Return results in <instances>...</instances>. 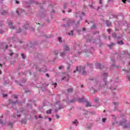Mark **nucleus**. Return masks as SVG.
<instances>
[{
	"mask_svg": "<svg viewBox=\"0 0 130 130\" xmlns=\"http://www.w3.org/2000/svg\"><path fill=\"white\" fill-rule=\"evenodd\" d=\"M102 76L104 78L103 81L104 82L105 85L103 86V87L101 85H99V83H98L96 84V85H95L93 87H92V90H93L94 92H97V91H98L99 89H102L103 88L104 89V88H108V85L109 84V82L106 81V80L107 79V77H108V74L104 73L102 74Z\"/></svg>",
	"mask_w": 130,
	"mask_h": 130,
	"instance_id": "obj_1",
	"label": "nucleus"
},
{
	"mask_svg": "<svg viewBox=\"0 0 130 130\" xmlns=\"http://www.w3.org/2000/svg\"><path fill=\"white\" fill-rule=\"evenodd\" d=\"M31 4H36V5H40V3H39L38 2H36L34 0H29L28 2H24V5L25 7V8H26V9H27L28 12H29V13H31V7H30V5H31Z\"/></svg>",
	"mask_w": 130,
	"mask_h": 130,
	"instance_id": "obj_2",
	"label": "nucleus"
},
{
	"mask_svg": "<svg viewBox=\"0 0 130 130\" xmlns=\"http://www.w3.org/2000/svg\"><path fill=\"white\" fill-rule=\"evenodd\" d=\"M86 66H80L79 67H79H76V70L74 71V74L76 73V72H79L83 76H85V75H86L87 72L86 71Z\"/></svg>",
	"mask_w": 130,
	"mask_h": 130,
	"instance_id": "obj_3",
	"label": "nucleus"
},
{
	"mask_svg": "<svg viewBox=\"0 0 130 130\" xmlns=\"http://www.w3.org/2000/svg\"><path fill=\"white\" fill-rule=\"evenodd\" d=\"M55 112H56V113H57L59 109H62V108H64V105L59 103V101H57L55 104Z\"/></svg>",
	"mask_w": 130,
	"mask_h": 130,
	"instance_id": "obj_4",
	"label": "nucleus"
},
{
	"mask_svg": "<svg viewBox=\"0 0 130 130\" xmlns=\"http://www.w3.org/2000/svg\"><path fill=\"white\" fill-rule=\"evenodd\" d=\"M77 100H78V102H79V103H84L85 102V101H84V99L83 98H75L74 99H72V100H70V101H66L67 104H69V103H75V102H76V101H77Z\"/></svg>",
	"mask_w": 130,
	"mask_h": 130,
	"instance_id": "obj_5",
	"label": "nucleus"
},
{
	"mask_svg": "<svg viewBox=\"0 0 130 130\" xmlns=\"http://www.w3.org/2000/svg\"><path fill=\"white\" fill-rule=\"evenodd\" d=\"M100 5H101L100 6L98 7H95L93 6V4L92 5H89V7L90 8H91V9H93L94 10H96V11H99V10H100V9H102V8H103V2L102 1V0H100V2H99Z\"/></svg>",
	"mask_w": 130,
	"mask_h": 130,
	"instance_id": "obj_6",
	"label": "nucleus"
},
{
	"mask_svg": "<svg viewBox=\"0 0 130 130\" xmlns=\"http://www.w3.org/2000/svg\"><path fill=\"white\" fill-rule=\"evenodd\" d=\"M64 21H68L67 22V24H63V26L65 27V28H69L72 24H73V23H75V21H71L69 19H64Z\"/></svg>",
	"mask_w": 130,
	"mask_h": 130,
	"instance_id": "obj_7",
	"label": "nucleus"
},
{
	"mask_svg": "<svg viewBox=\"0 0 130 130\" xmlns=\"http://www.w3.org/2000/svg\"><path fill=\"white\" fill-rule=\"evenodd\" d=\"M119 125H123L124 127L125 128H127L128 127L130 128L129 124H126V120L125 119H123L121 121L119 122Z\"/></svg>",
	"mask_w": 130,
	"mask_h": 130,
	"instance_id": "obj_8",
	"label": "nucleus"
},
{
	"mask_svg": "<svg viewBox=\"0 0 130 130\" xmlns=\"http://www.w3.org/2000/svg\"><path fill=\"white\" fill-rule=\"evenodd\" d=\"M76 18L79 17L80 20H83V17H85V13L81 12H77L76 13Z\"/></svg>",
	"mask_w": 130,
	"mask_h": 130,
	"instance_id": "obj_9",
	"label": "nucleus"
},
{
	"mask_svg": "<svg viewBox=\"0 0 130 130\" xmlns=\"http://www.w3.org/2000/svg\"><path fill=\"white\" fill-rule=\"evenodd\" d=\"M110 84H111V86L110 87V90H112V91L116 90V87H117V83L116 82H115L114 84H113V81L111 80L110 82Z\"/></svg>",
	"mask_w": 130,
	"mask_h": 130,
	"instance_id": "obj_10",
	"label": "nucleus"
},
{
	"mask_svg": "<svg viewBox=\"0 0 130 130\" xmlns=\"http://www.w3.org/2000/svg\"><path fill=\"white\" fill-rule=\"evenodd\" d=\"M117 42L119 45H122L123 42L122 41V36H120L117 37Z\"/></svg>",
	"mask_w": 130,
	"mask_h": 130,
	"instance_id": "obj_11",
	"label": "nucleus"
},
{
	"mask_svg": "<svg viewBox=\"0 0 130 130\" xmlns=\"http://www.w3.org/2000/svg\"><path fill=\"white\" fill-rule=\"evenodd\" d=\"M16 13H17V15H18V16H20V15H22V14H26V12H25V10L21 9L20 8L16 10Z\"/></svg>",
	"mask_w": 130,
	"mask_h": 130,
	"instance_id": "obj_12",
	"label": "nucleus"
},
{
	"mask_svg": "<svg viewBox=\"0 0 130 130\" xmlns=\"http://www.w3.org/2000/svg\"><path fill=\"white\" fill-rule=\"evenodd\" d=\"M7 23L10 28V29H12L14 30V29H16V27L13 25V21L11 20H8Z\"/></svg>",
	"mask_w": 130,
	"mask_h": 130,
	"instance_id": "obj_13",
	"label": "nucleus"
},
{
	"mask_svg": "<svg viewBox=\"0 0 130 130\" xmlns=\"http://www.w3.org/2000/svg\"><path fill=\"white\" fill-rule=\"evenodd\" d=\"M14 118H18V117H21V113L19 111H17V113H14L13 115Z\"/></svg>",
	"mask_w": 130,
	"mask_h": 130,
	"instance_id": "obj_14",
	"label": "nucleus"
},
{
	"mask_svg": "<svg viewBox=\"0 0 130 130\" xmlns=\"http://www.w3.org/2000/svg\"><path fill=\"white\" fill-rule=\"evenodd\" d=\"M3 21L0 20V34H4L5 33V30L3 29Z\"/></svg>",
	"mask_w": 130,
	"mask_h": 130,
	"instance_id": "obj_15",
	"label": "nucleus"
},
{
	"mask_svg": "<svg viewBox=\"0 0 130 130\" xmlns=\"http://www.w3.org/2000/svg\"><path fill=\"white\" fill-rule=\"evenodd\" d=\"M20 112H21V113H24L26 115H27V114H28V111L25 110V109L24 108H20Z\"/></svg>",
	"mask_w": 130,
	"mask_h": 130,
	"instance_id": "obj_16",
	"label": "nucleus"
},
{
	"mask_svg": "<svg viewBox=\"0 0 130 130\" xmlns=\"http://www.w3.org/2000/svg\"><path fill=\"white\" fill-rule=\"evenodd\" d=\"M122 55V56H126L127 58H130V54L128 53V52H127V51H125L124 54Z\"/></svg>",
	"mask_w": 130,
	"mask_h": 130,
	"instance_id": "obj_17",
	"label": "nucleus"
},
{
	"mask_svg": "<svg viewBox=\"0 0 130 130\" xmlns=\"http://www.w3.org/2000/svg\"><path fill=\"white\" fill-rule=\"evenodd\" d=\"M1 48H5L6 49H8V47H9V46L7 45H6V43H2L0 44Z\"/></svg>",
	"mask_w": 130,
	"mask_h": 130,
	"instance_id": "obj_18",
	"label": "nucleus"
},
{
	"mask_svg": "<svg viewBox=\"0 0 130 130\" xmlns=\"http://www.w3.org/2000/svg\"><path fill=\"white\" fill-rule=\"evenodd\" d=\"M63 48H64V51H65V52L68 53V51L70 50V47H69V46L67 45L64 46Z\"/></svg>",
	"mask_w": 130,
	"mask_h": 130,
	"instance_id": "obj_19",
	"label": "nucleus"
},
{
	"mask_svg": "<svg viewBox=\"0 0 130 130\" xmlns=\"http://www.w3.org/2000/svg\"><path fill=\"white\" fill-rule=\"evenodd\" d=\"M17 103H18V101L14 102L11 100H9V104H11L12 105H15Z\"/></svg>",
	"mask_w": 130,
	"mask_h": 130,
	"instance_id": "obj_20",
	"label": "nucleus"
},
{
	"mask_svg": "<svg viewBox=\"0 0 130 130\" xmlns=\"http://www.w3.org/2000/svg\"><path fill=\"white\" fill-rule=\"evenodd\" d=\"M113 5V0H108V7Z\"/></svg>",
	"mask_w": 130,
	"mask_h": 130,
	"instance_id": "obj_21",
	"label": "nucleus"
},
{
	"mask_svg": "<svg viewBox=\"0 0 130 130\" xmlns=\"http://www.w3.org/2000/svg\"><path fill=\"white\" fill-rule=\"evenodd\" d=\"M5 124H7V125H8V126H10V127H12L14 123H12L10 121H8V122H6L5 123Z\"/></svg>",
	"mask_w": 130,
	"mask_h": 130,
	"instance_id": "obj_22",
	"label": "nucleus"
},
{
	"mask_svg": "<svg viewBox=\"0 0 130 130\" xmlns=\"http://www.w3.org/2000/svg\"><path fill=\"white\" fill-rule=\"evenodd\" d=\"M95 40H91V39H90V37H89L88 39H87L86 40L87 42H92V43H93V44L94 43H95Z\"/></svg>",
	"mask_w": 130,
	"mask_h": 130,
	"instance_id": "obj_23",
	"label": "nucleus"
},
{
	"mask_svg": "<svg viewBox=\"0 0 130 130\" xmlns=\"http://www.w3.org/2000/svg\"><path fill=\"white\" fill-rule=\"evenodd\" d=\"M84 102H86V107H91V104H90V103L89 102H87V100H84Z\"/></svg>",
	"mask_w": 130,
	"mask_h": 130,
	"instance_id": "obj_24",
	"label": "nucleus"
},
{
	"mask_svg": "<svg viewBox=\"0 0 130 130\" xmlns=\"http://www.w3.org/2000/svg\"><path fill=\"white\" fill-rule=\"evenodd\" d=\"M108 46L109 47V48H111L113 47V46H115V43H111L110 44L108 45Z\"/></svg>",
	"mask_w": 130,
	"mask_h": 130,
	"instance_id": "obj_25",
	"label": "nucleus"
},
{
	"mask_svg": "<svg viewBox=\"0 0 130 130\" xmlns=\"http://www.w3.org/2000/svg\"><path fill=\"white\" fill-rule=\"evenodd\" d=\"M86 127L87 129H90L92 127V123L87 124Z\"/></svg>",
	"mask_w": 130,
	"mask_h": 130,
	"instance_id": "obj_26",
	"label": "nucleus"
},
{
	"mask_svg": "<svg viewBox=\"0 0 130 130\" xmlns=\"http://www.w3.org/2000/svg\"><path fill=\"white\" fill-rule=\"evenodd\" d=\"M106 23L107 26H108V27H109L111 25V22H110L109 20H107L106 22Z\"/></svg>",
	"mask_w": 130,
	"mask_h": 130,
	"instance_id": "obj_27",
	"label": "nucleus"
},
{
	"mask_svg": "<svg viewBox=\"0 0 130 130\" xmlns=\"http://www.w3.org/2000/svg\"><path fill=\"white\" fill-rule=\"evenodd\" d=\"M46 69L44 68H41V69H40L39 70V72H44V73H45L46 72Z\"/></svg>",
	"mask_w": 130,
	"mask_h": 130,
	"instance_id": "obj_28",
	"label": "nucleus"
},
{
	"mask_svg": "<svg viewBox=\"0 0 130 130\" xmlns=\"http://www.w3.org/2000/svg\"><path fill=\"white\" fill-rule=\"evenodd\" d=\"M66 53H68L63 51V52L60 53V56H62V57L65 56Z\"/></svg>",
	"mask_w": 130,
	"mask_h": 130,
	"instance_id": "obj_29",
	"label": "nucleus"
},
{
	"mask_svg": "<svg viewBox=\"0 0 130 130\" xmlns=\"http://www.w3.org/2000/svg\"><path fill=\"white\" fill-rule=\"evenodd\" d=\"M26 122H27V120L26 119H22V120L21 121L22 124H26Z\"/></svg>",
	"mask_w": 130,
	"mask_h": 130,
	"instance_id": "obj_30",
	"label": "nucleus"
},
{
	"mask_svg": "<svg viewBox=\"0 0 130 130\" xmlns=\"http://www.w3.org/2000/svg\"><path fill=\"white\" fill-rule=\"evenodd\" d=\"M97 69H102V66L100 63L96 64Z\"/></svg>",
	"mask_w": 130,
	"mask_h": 130,
	"instance_id": "obj_31",
	"label": "nucleus"
},
{
	"mask_svg": "<svg viewBox=\"0 0 130 130\" xmlns=\"http://www.w3.org/2000/svg\"><path fill=\"white\" fill-rule=\"evenodd\" d=\"M1 93L3 94V98H6V97L8 96V94H4V91L1 90Z\"/></svg>",
	"mask_w": 130,
	"mask_h": 130,
	"instance_id": "obj_32",
	"label": "nucleus"
},
{
	"mask_svg": "<svg viewBox=\"0 0 130 130\" xmlns=\"http://www.w3.org/2000/svg\"><path fill=\"white\" fill-rule=\"evenodd\" d=\"M51 112H52V110L51 109L46 111V113H47V114H51Z\"/></svg>",
	"mask_w": 130,
	"mask_h": 130,
	"instance_id": "obj_33",
	"label": "nucleus"
},
{
	"mask_svg": "<svg viewBox=\"0 0 130 130\" xmlns=\"http://www.w3.org/2000/svg\"><path fill=\"white\" fill-rule=\"evenodd\" d=\"M113 103L114 105L115 106V107H114L115 109H116L117 108V105H118V103H115L114 102Z\"/></svg>",
	"mask_w": 130,
	"mask_h": 130,
	"instance_id": "obj_34",
	"label": "nucleus"
},
{
	"mask_svg": "<svg viewBox=\"0 0 130 130\" xmlns=\"http://www.w3.org/2000/svg\"><path fill=\"white\" fill-rule=\"evenodd\" d=\"M7 11H6V10H3V11L2 12V15H7Z\"/></svg>",
	"mask_w": 130,
	"mask_h": 130,
	"instance_id": "obj_35",
	"label": "nucleus"
},
{
	"mask_svg": "<svg viewBox=\"0 0 130 130\" xmlns=\"http://www.w3.org/2000/svg\"><path fill=\"white\" fill-rule=\"evenodd\" d=\"M73 88H69L67 91L68 92V93H72L73 91Z\"/></svg>",
	"mask_w": 130,
	"mask_h": 130,
	"instance_id": "obj_36",
	"label": "nucleus"
},
{
	"mask_svg": "<svg viewBox=\"0 0 130 130\" xmlns=\"http://www.w3.org/2000/svg\"><path fill=\"white\" fill-rule=\"evenodd\" d=\"M73 124H78L79 122H78V120H75V121L72 122Z\"/></svg>",
	"mask_w": 130,
	"mask_h": 130,
	"instance_id": "obj_37",
	"label": "nucleus"
},
{
	"mask_svg": "<svg viewBox=\"0 0 130 130\" xmlns=\"http://www.w3.org/2000/svg\"><path fill=\"white\" fill-rule=\"evenodd\" d=\"M80 26V21H78L77 22V23L75 24V27H79Z\"/></svg>",
	"mask_w": 130,
	"mask_h": 130,
	"instance_id": "obj_38",
	"label": "nucleus"
},
{
	"mask_svg": "<svg viewBox=\"0 0 130 130\" xmlns=\"http://www.w3.org/2000/svg\"><path fill=\"white\" fill-rule=\"evenodd\" d=\"M0 67H1V68H6V63L5 62L3 64L0 63Z\"/></svg>",
	"mask_w": 130,
	"mask_h": 130,
	"instance_id": "obj_39",
	"label": "nucleus"
},
{
	"mask_svg": "<svg viewBox=\"0 0 130 130\" xmlns=\"http://www.w3.org/2000/svg\"><path fill=\"white\" fill-rule=\"evenodd\" d=\"M112 37H113V38H117V37H116V34H115V32H113L112 34Z\"/></svg>",
	"mask_w": 130,
	"mask_h": 130,
	"instance_id": "obj_40",
	"label": "nucleus"
},
{
	"mask_svg": "<svg viewBox=\"0 0 130 130\" xmlns=\"http://www.w3.org/2000/svg\"><path fill=\"white\" fill-rule=\"evenodd\" d=\"M28 74H29V75L30 76H31V72H30V71H27L26 72H25L24 73V75H28Z\"/></svg>",
	"mask_w": 130,
	"mask_h": 130,
	"instance_id": "obj_41",
	"label": "nucleus"
},
{
	"mask_svg": "<svg viewBox=\"0 0 130 130\" xmlns=\"http://www.w3.org/2000/svg\"><path fill=\"white\" fill-rule=\"evenodd\" d=\"M34 68L36 69V70H37V69H38V64H35L34 65Z\"/></svg>",
	"mask_w": 130,
	"mask_h": 130,
	"instance_id": "obj_42",
	"label": "nucleus"
},
{
	"mask_svg": "<svg viewBox=\"0 0 130 130\" xmlns=\"http://www.w3.org/2000/svg\"><path fill=\"white\" fill-rule=\"evenodd\" d=\"M28 27H29V25L26 24L24 26L23 28H24V29L26 30V29H28Z\"/></svg>",
	"mask_w": 130,
	"mask_h": 130,
	"instance_id": "obj_43",
	"label": "nucleus"
},
{
	"mask_svg": "<svg viewBox=\"0 0 130 130\" xmlns=\"http://www.w3.org/2000/svg\"><path fill=\"white\" fill-rule=\"evenodd\" d=\"M0 124H2L3 125H4V124H6V123H4V121H3V120L0 119Z\"/></svg>",
	"mask_w": 130,
	"mask_h": 130,
	"instance_id": "obj_44",
	"label": "nucleus"
},
{
	"mask_svg": "<svg viewBox=\"0 0 130 130\" xmlns=\"http://www.w3.org/2000/svg\"><path fill=\"white\" fill-rule=\"evenodd\" d=\"M73 32L74 31L73 30H71V32L69 33V35L70 36L74 35Z\"/></svg>",
	"mask_w": 130,
	"mask_h": 130,
	"instance_id": "obj_45",
	"label": "nucleus"
},
{
	"mask_svg": "<svg viewBox=\"0 0 130 130\" xmlns=\"http://www.w3.org/2000/svg\"><path fill=\"white\" fill-rule=\"evenodd\" d=\"M27 106L29 108H32V105L31 104H27Z\"/></svg>",
	"mask_w": 130,
	"mask_h": 130,
	"instance_id": "obj_46",
	"label": "nucleus"
},
{
	"mask_svg": "<svg viewBox=\"0 0 130 130\" xmlns=\"http://www.w3.org/2000/svg\"><path fill=\"white\" fill-rule=\"evenodd\" d=\"M68 5V3H65L64 5H63V9H67V6Z\"/></svg>",
	"mask_w": 130,
	"mask_h": 130,
	"instance_id": "obj_47",
	"label": "nucleus"
},
{
	"mask_svg": "<svg viewBox=\"0 0 130 130\" xmlns=\"http://www.w3.org/2000/svg\"><path fill=\"white\" fill-rule=\"evenodd\" d=\"M52 85L54 86V88H56V86H57V83H52Z\"/></svg>",
	"mask_w": 130,
	"mask_h": 130,
	"instance_id": "obj_48",
	"label": "nucleus"
},
{
	"mask_svg": "<svg viewBox=\"0 0 130 130\" xmlns=\"http://www.w3.org/2000/svg\"><path fill=\"white\" fill-rule=\"evenodd\" d=\"M59 42H62V40H61V37H59L58 38Z\"/></svg>",
	"mask_w": 130,
	"mask_h": 130,
	"instance_id": "obj_49",
	"label": "nucleus"
},
{
	"mask_svg": "<svg viewBox=\"0 0 130 130\" xmlns=\"http://www.w3.org/2000/svg\"><path fill=\"white\" fill-rule=\"evenodd\" d=\"M96 28V25L95 24H93L92 26H91V29H95Z\"/></svg>",
	"mask_w": 130,
	"mask_h": 130,
	"instance_id": "obj_50",
	"label": "nucleus"
},
{
	"mask_svg": "<svg viewBox=\"0 0 130 130\" xmlns=\"http://www.w3.org/2000/svg\"><path fill=\"white\" fill-rule=\"evenodd\" d=\"M54 54H55L56 55H57V54H58V50L55 51Z\"/></svg>",
	"mask_w": 130,
	"mask_h": 130,
	"instance_id": "obj_51",
	"label": "nucleus"
},
{
	"mask_svg": "<svg viewBox=\"0 0 130 130\" xmlns=\"http://www.w3.org/2000/svg\"><path fill=\"white\" fill-rule=\"evenodd\" d=\"M26 81H27L26 79H22V83H26Z\"/></svg>",
	"mask_w": 130,
	"mask_h": 130,
	"instance_id": "obj_52",
	"label": "nucleus"
},
{
	"mask_svg": "<svg viewBox=\"0 0 130 130\" xmlns=\"http://www.w3.org/2000/svg\"><path fill=\"white\" fill-rule=\"evenodd\" d=\"M94 101L96 103L98 102L99 101V99L96 98L94 100Z\"/></svg>",
	"mask_w": 130,
	"mask_h": 130,
	"instance_id": "obj_53",
	"label": "nucleus"
},
{
	"mask_svg": "<svg viewBox=\"0 0 130 130\" xmlns=\"http://www.w3.org/2000/svg\"><path fill=\"white\" fill-rule=\"evenodd\" d=\"M21 56H22V58L23 59H25V55H24V54L22 53V54H21Z\"/></svg>",
	"mask_w": 130,
	"mask_h": 130,
	"instance_id": "obj_54",
	"label": "nucleus"
},
{
	"mask_svg": "<svg viewBox=\"0 0 130 130\" xmlns=\"http://www.w3.org/2000/svg\"><path fill=\"white\" fill-rule=\"evenodd\" d=\"M106 118H102V121L103 122H105V121H106Z\"/></svg>",
	"mask_w": 130,
	"mask_h": 130,
	"instance_id": "obj_55",
	"label": "nucleus"
},
{
	"mask_svg": "<svg viewBox=\"0 0 130 130\" xmlns=\"http://www.w3.org/2000/svg\"><path fill=\"white\" fill-rule=\"evenodd\" d=\"M66 79H68V81H69V78L66 76L63 77L62 78V80H66Z\"/></svg>",
	"mask_w": 130,
	"mask_h": 130,
	"instance_id": "obj_56",
	"label": "nucleus"
},
{
	"mask_svg": "<svg viewBox=\"0 0 130 130\" xmlns=\"http://www.w3.org/2000/svg\"><path fill=\"white\" fill-rule=\"evenodd\" d=\"M87 66L89 67L90 68H93V65L92 64H88Z\"/></svg>",
	"mask_w": 130,
	"mask_h": 130,
	"instance_id": "obj_57",
	"label": "nucleus"
},
{
	"mask_svg": "<svg viewBox=\"0 0 130 130\" xmlns=\"http://www.w3.org/2000/svg\"><path fill=\"white\" fill-rule=\"evenodd\" d=\"M16 2V4H17V5L20 4V2L19 1V0H14Z\"/></svg>",
	"mask_w": 130,
	"mask_h": 130,
	"instance_id": "obj_58",
	"label": "nucleus"
},
{
	"mask_svg": "<svg viewBox=\"0 0 130 130\" xmlns=\"http://www.w3.org/2000/svg\"><path fill=\"white\" fill-rule=\"evenodd\" d=\"M62 69H63V66H61L59 67V70H62Z\"/></svg>",
	"mask_w": 130,
	"mask_h": 130,
	"instance_id": "obj_59",
	"label": "nucleus"
},
{
	"mask_svg": "<svg viewBox=\"0 0 130 130\" xmlns=\"http://www.w3.org/2000/svg\"><path fill=\"white\" fill-rule=\"evenodd\" d=\"M14 54V53L13 52H12V51H10V55L11 56H12V55Z\"/></svg>",
	"mask_w": 130,
	"mask_h": 130,
	"instance_id": "obj_60",
	"label": "nucleus"
},
{
	"mask_svg": "<svg viewBox=\"0 0 130 130\" xmlns=\"http://www.w3.org/2000/svg\"><path fill=\"white\" fill-rule=\"evenodd\" d=\"M70 68H71V64H69L68 66V67L67 68L68 71H69L70 70Z\"/></svg>",
	"mask_w": 130,
	"mask_h": 130,
	"instance_id": "obj_61",
	"label": "nucleus"
},
{
	"mask_svg": "<svg viewBox=\"0 0 130 130\" xmlns=\"http://www.w3.org/2000/svg\"><path fill=\"white\" fill-rule=\"evenodd\" d=\"M21 32V29L19 28V29H18V30L17 31V33H20Z\"/></svg>",
	"mask_w": 130,
	"mask_h": 130,
	"instance_id": "obj_62",
	"label": "nucleus"
},
{
	"mask_svg": "<svg viewBox=\"0 0 130 130\" xmlns=\"http://www.w3.org/2000/svg\"><path fill=\"white\" fill-rule=\"evenodd\" d=\"M127 78L130 81V76L127 75Z\"/></svg>",
	"mask_w": 130,
	"mask_h": 130,
	"instance_id": "obj_63",
	"label": "nucleus"
},
{
	"mask_svg": "<svg viewBox=\"0 0 130 130\" xmlns=\"http://www.w3.org/2000/svg\"><path fill=\"white\" fill-rule=\"evenodd\" d=\"M56 118L58 119L59 118V116L58 115H56Z\"/></svg>",
	"mask_w": 130,
	"mask_h": 130,
	"instance_id": "obj_64",
	"label": "nucleus"
}]
</instances>
